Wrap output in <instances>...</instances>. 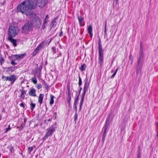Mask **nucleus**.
Wrapping results in <instances>:
<instances>
[{
    "instance_id": "obj_50",
    "label": "nucleus",
    "mask_w": 158,
    "mask_h": 158,
    "mask_svg": "<svg viewBox=\"0 0 158 158\" xmlns=\"http://www.w3.org/2000/svg\"><path fill=\"white\" fill-rule=\"evenodd\" d=\"M129 58L131 60H132H132H133V58L132 57L131 54H130V55L129 56Z\"/></svg>"
},
{
    "instance_id": "obj_11",
    "label": "nucleus",
    "mask_w": 158,
    "mask_h": 158,
    "mask_svg": "<svg viewBox=\"0 0 158 158\" xmlns=\"http://www.w3.org/2000/svg\"><path fill=\"white\" fill-rule=\"evenodd\" d=\"M48 0H37V5L39 7H44L46 4Z\"/></svg>"
},
{
    "instance_id": "obj_13",
    "label": "nucleus",
    "mask_w": 158,
    "mask_h": 158,
    "mask_svg": "<svg viewBox=\"0 0 158 158\" xmlns=\"http://www.w3.org/2000/svg\"><path fill=\"white\" fill-rule=\"evenodd\" d=\"M8 37V40L11 43L13 46L15 47L17 46V40L13 38V37Z\"/></svg>"
},
{
    "instance_id": "obj_5",
    "label": "nucleus",
    "mask_w": 158,
    "mask_h": 158,
    "mask_svg": "<svg viewBox=\"0 0 158 158\" xmlns=\"http://www.w3.org/2000/svg\"><path fill=\"white\" fill-rule=\"evenodd\" d=\"M19 33V29L17 26L11 25L8 31V37H15Z\"/></svg>"
},
{
    "instance_id": "obj_12",
    "label": "nucleus",
    "mask_w": 158,
    "mask_h": 158,
    "mask_svg": "<svg viewBox=\"0 0 158 158\" xmlns=\"http://www.w3.org/2000/svg\"><path fill=\"white\" fill-rule=\"evenodd\" d=\"M8 79V81H10L11 84L13 85L16 80V78L15 75L13 74L9 77Z\"/></svg>"
},
{
    "instance_id": "obj_17",
    "label": "nucleus",
    "mask_w": 158,
    "mask_h": 158,
    "mask_svg": "<svg viewBox=\"0 0 158 158\" xmlns=\"http://www.w3.org/2000/svg\"><path fill=\"white\" fill-rule=\"evenodd\" d=\"M20 91H21V94L19 97L22 98L23 99H24L25 98L24 94H26L27 91V90H24V89L20 90Z\"/></svg>"
},
{
    "instance_id": "obj_62",
    "label": "nucleus",
    "mask_w": 158,
    "mask_h": 158,
    "mask_svg": "<svg viewBox=\"0 0 158 158\" xmlns=\"http://www.w3.org/2000/svg\"><path fill=\"white\" fill-rule=\"evenodd\" d=\"M2 112H3L4 113H5L6 112V111H5V109L4 108H3V109H2Z\"/></svg>"
},
{
    "instance_id": "obj_64",
    "label": "nucleus",
    "mask_w": 158,
    "mask_h": 158,
    "mask_svg": "<svg viewBox=\"0 0 158 158\" xmlns=\"http://www.w3.org/2000/svg\"><path fill=\"white\" fill-rule=\"evenodd\" d=\"M75 109V113H77V107H76L75 108H74Z\"/></svg>"
},
{
    "instance_id": "obj_60",
    "label": "nucleus",
    "mask_w": 158,
    "mask_h": 158,
    "mask_svg": "<svg viewBox=\"0 0 158 158\" xmlns=\"http://www.w3.org/2000/svg\"><path fill=\"white\" fill-rule=\"evenodd\" d=\"M42 82L44 85V84H45V83H46V82L45 81H44V80H42Z\"/></svg>"
},
{
    "instance_id": "obj_16",
    "label": "nucleus",
    "mask_w": 158,
    "mask_h": 158,
    "mask_svg": "<svg viewBox=\"0 0 158 158\" xmlns=\"http://www.w3.org/2000/svg\"><path fill=\"white\" fill-rule=\"evenodd\" d=\"M111 116V114H109L107 117L105 125L110 127V119Z\"/></svg>"
},
{
    "instance_id": "obj_29",
    "label": "nucleus",
    "mask_w": 158,
    "mask_h": 158,
    "mask_svg": "<svg viewBox=\"0 0 158 158\" xmlns=\"http://www.w3.org/2000/svg\"><path fill=\"white\" fill-rule=\"evenodd\" d=\"M42 44H41L39 45L35 49L36 51L38 52L39 51H40L42 48Z\"/></svg>"
},
{
    "instance_id": "obj_31",
    "label": "nucleus",
    "mask_w": 158,
    "mask_h": 158,
    "mask_svg": "<svg viewBox=\"0 0 158 158\" xmlns=\"http://www.w3.org/2000/svg\"><path fill=\"white\" fill-rule=\"evenodd\" d=\"M52 52L53 54H55L56 52V47H53L52 48Z\"/></svg>"
},
{
    "instance_id": "obj_35",
    "label": "nucleus",
    "mask_w": 158,
    "mask_h": 158,
    "mask_svg": "<svg viewBox=\"0 0 158 158\" xmlns=\"http://www.w3.org/2000/svg\"><path fill=\"white\" fill-rule=\"evenodd\" d=\"M28 152L29 153H30L33 150V148L32 147H29L28 148Z\"/></svg>"
},
{
    "instance_id": "obj_18",
    "label": "nucleus",
    "mask_w": 158,
    "mask_h": 158,
    "mask_svg": "<svg viewBox=\"0 0 158 158\" xmlns=\"http://www.w3.org/2000/svg\"><path fill=\"white\" fill-rule=\"evenodd\" d=\"M44 95L43 94H40L39 97L38 102L41 104L43 102V100L44 97Z\"/></svg>"
},
{
    "instance_id": "obj_2",
    "label": "nucleus",
    "mask_w": 158,
    "mask_h": 158,
    "mask_svg": "<svg viewBox=\"0 0 158 158\" xmlns=\"http://www.w3.org/2000/svg\"><path fill=\"white\" fill-rule=\"evenodd\" d=\"M17 9L19 12L27 16L32 15L31 11L32 10L24 1L18 5Z\"/></svg>"
},
{
    "instance_id": "obj_30",
    "label": "nucleus",
    "mask_w": 158,
    "mask_h": 158,
    "mask_svg": "<svg viewBox=\"0 0 158 158\" xmlns=\"http://www.w3.org/2000/svg\"><path fill=\"white\" fill-rule=\"evenodd\" d=\"M25 126V124H23V123L21 124L20 127H18L19 128V131H21Z\"/></svg>"
},
{
    "instance_id": "obj_27",
    "label": "nucleus",
    "mask_w": 158,
    "mask_h": 158,
    "mask_svg": "<svg viewBox=\"0 0 158 158\" xmlns=\"http://www.w3.org/2000/svg\"><path fill=\"white\" fill-rule=\"evenodd\" d=\"M87 30L88 33L92 32V25H90L88 27Z\"/></svg>"
},
{
    "instance_id": "obj_3",
    "label": "nucleus",
    "mask_w": 158,
    "mask_h": 158,
    "mask_svg": "<svg viewBox=\"0 0 158 158\" xmlns=\"http://www.w3.org/2000/svg\"><path fill=\"white\" fill-rule=\"evenodd\" d=\"M84 85L83 89V92L81 95V100L80 103L79 110H81L82 106L83 104L84 97L86 92L88 91V88L89 86V83L88 82V78L87 77L84 80Z\"/></svg>"
},
{
    "instance_id": "obj_39",
    "label": "nucleus",
    "mask_w": 158,
    "mask_h": 158,
    "mask_svg": "<svg viewBox=\"0 0 158 158\" xmlns=\"http://www.w3.org/2000/svg\"><path fill=\"white\" fill-rule=\"evenodd\" d=\"M44 86H45V88L47 89V91H48V89L49 88L48 85L47 84V82L45 83V84H44Z\"/></svg>"
},
{
    "instance_id": "obj_32",
    "label": "nucleus",
    "mask_w": 158,
    "mask_h": 158,
    "mask_svg": "<svg viewBox=\"0 0 158 158\" xmlns=\"http://www.w3.org/2000/svg\"><path fill=\"white\" fill-rule=\"evenodd\" d=\"M77 119V113H75V114L74 116V121L75 122V124H76Z\"/></svg>"
},
{
    "instance_id": "obj_21",
    "label": "nucleus",
    "mask_w": 158,
    "mask_h": 158,
    "mask_svg": "<svg viewBox=\"0 0 158 158\" xmlns=\"http://www.w3.org/2000/svg\"><path fill=\"white\" fill-rule=\"evenodd\" d=\"M50 99L49 104L50 105H52L54 103V97L53 95L51 94L50 96Z\"/></svg>"
},
{
    "instance_id": "obj_20",
    "label": "nucleus",
    "mask_w": 158,
    "mask_h": 158,
    "mask_svg": "<svg viewBox=\"0 0 158 158\" xmlns=\"http://www.w3.org/2000/svg\"><path fill=\"white\" fill-rule=\"evenodd\" d=\"M57 18H55L51 21V23L50 26L51 27H53L55 24L56 20L57 19Z\"/></svg>"
},
{
    "instance_id": "obj_37",
    "label": "nucleus",
    "mask_w": 158,
    "mask_h": 158,
    "mask_svg": "<svg viewBox=\"0 0 158 158\" xmlns=\"http://www.w3.org/2000/svg\"><path fill=\"white\" fill-rule=\"evenodd\" d=\"M4 62V59L2 57H1L0 58V63L1 64V65H2V64Z\"/></svg>"
},
{
    "instance_id": "obj_42",
    "label": "nucleus",
    "mask_w": 158,
    "mask_h": 158,
    "mask_svg": "<svg viewBox=\"0 0 158 158\" xmlns=\"http://www.w3.org/2000/svg\"><path fill=\"white\" fill-rule=\"evenodd\" d=\"M47 25V24L45 23H43V24L42 25V29L44 30L45 28L46 27V26Z\"/></svg>"
},
{
    "instance_id": "obj_9",
    "label": "nucleus",
    "mask_w": 158,
    "mask_h": 158,
    "mask_svg": "<svg viewBox=\"0 0 158 158\" xmlns=\"http://www.w3.org/2000/svg\"><path fill=\"white\" fill-rule=\"evenodd\" d=\"M29 6L32 10L36 8L37 5V0H25L24 1Z\"/></svg>"
},
{
    "instance_id": "obj_4",
    "label": "nucleus",
    "mask_w": 158,
    "mask_h": 158,
    "mask_svg": "<svg viewBox=\"0 0 158 158\" xmlns=\"http://www.w3.org/2000/svg\"><path fill=\"white\" fill-rule=\"evenodd\" d=\"M98 48L99 54V63L100 66H102L103 63V52L102 49V47L101 40L100 38L98 40Z\"/></svg>"
},
{
    "instance_id": "obj_36",
    "label": "nucleus",
    "mask_w": 158,
    "mask_h": 158,
    "mask_svg": "<svg viewBox=\"0 0 158 158\" xmlns=\"http://www.w3.org/2000/svg\"><path fill=\"white\" fill-rule=\"evenodd\" d=\"M106 21L105 22V28H104V32L105 33V35H107V33H106Z\"/></svg>"
},
{
    "instance_id": "obj_43",
    "label": "nucleus",
    "mask_w": 158,
    "mask_h": 158,
    "mask_svg": "<svg viewBox=\"0 0 158 158\" xmlns=\"http://www.w3.org/2000/svg\"><path fill=\"white\" fill-rule=\"evenodd\" d=\"M10 125L8 127V128H6L5 129V133H6L7 132V131L10 130Z\"/></svg>"
},
{
    "instance_id": "obj_45",
    "label": "nucleus",
    "mask_w": 158,
    "mask_h": 158,
    "mask_svg": "<svg viewBox=\"0 0 158 158\" xmlns=\"http://www.w3.org/2000/svg\"><path fill=\"white\" fill-rule=\"evenodd\" d=\"M59 52V54H58V55L56 57H55V58H58L60 56H62V53L60 52Z\"/></svg>"
},
{
    "instance_id": "obj_47",
    "label": "nucleus",
    "mask_w": 158,
    "mask_h": 158,
    "mask_svg": "<svg viewBox=\"0 0 158 158\" xmlns=\"http://www.w3.org/2000/svg\"><path fill=\"white\" fill-rule=\"evenodd\" d=\"M105 138L104 137H102V138L101 140V142L102 143V144H103L105 140Z\"/></svg>"
},
{
    "instance_id": "obj_6",
    "label": "nucleus",
    "mask_w": 158,
    "mask_h": 158,
    "mask_svg": "<svg viewBox=\"0 0 158 158\" xmlns=\"http://www.w3.org/2000/svg\"><path fill=\"white\" fill-rule=\"evenodd\" d=\"M56 128V123H55L48 128L47 129V131L43 137L42 140L44 141L46 139H47L49 136L52 135L55 131Z\"/></svg>"
},
{
    "instance_id": "obj_49",
    "label": "nucleus",
    "mask_w": 158,
    "mask_h": 158,
    "mask_svg": "<svg viewBox=\"0 0 158 158\" xmlns=\"http://www.w3.org/2000/svg\"><path fill=\"white\" fill-rule=\"evenodd\" d=\"M67 99L68 102L69 104V106H70V102H71V99Z\"/></svg>"
},
{
    "instance_id": "obj_52",
    "label": "nucleus",
    "mask_w": 158,
    "mask_h": 158,
    "mask_svg": "<svg viewBox=\"0 0 158 158\" xmlns=\"http://www.w3.org/2000/svg\"><path fill=\"white\" fill-rule=\"evenodd\" d=\"M116 73H114L111 76V78H113L115 76V75Z\"/></svg>"
},
{
    "instance_id": "obj_38",
    "label": "nucleus",
    "mask_w": 158,
    "mask_h": 158,
    "mask_svg": "<svg viewBox=\"0 0 158 158\" xmlns=\"http://www.w3.org/2000/svg\"><path fill=\"white\" fill-rule=\"evenodd\" d=\"M67 99H71V96L70 92H68Z\"/></svg>"
},
{
    "instance_id": "obj_14",
    "label": "nucleus",
    "mask_w": 158,
    "mask_h": 158,
    "mask_svg": "<svg viewBox=\"0 0 158 158\" xmlns=\"http://www.w3.org/2000/svg\"><path fill=\"white\" fill-rule=\"evenodd\" d=\"M36 90L33 88H32L30 89V91L29 92L28 94L29 95L32 97H36Z\"/></svg>"
},
{
    "instance_id": "obj_46",
    "label": "nucleus",
    "mask_w": 158,
    "mask_h": 158,
    "mask_svg": "<svg viewBox=\"0 0 158 158\" xmlns=\"http://www.w3.org/2000/svg\"><path fill=\"white\" fill-rule=\"evenodd\" d=\"M48 19H44V22H43L44 23H48Z\"/></svg>"
},
{
    "instance_id": "obj_26",
    "label": "nucleus",
    "mask_w": 158,
    "mask_h": 158,
    "mask_svg": "<svg viewBox=\"0 0 158 158\" xmlns=\"http://www.w3.org/2000/svg\"><path fill=\"white\" fill-rule=\"evenodd\" d=\"M7 148L9 149V150L12 153L14 152V151L13 149V147L11 145L8 146Z\"/></svg>"
},
{
    "instance_id": "obj_10",
    "label": "nucleus",
    "mask_w": 158,
    "mask_h": 158,
    "mask_svg": "<svg viewBox=\"0 0 158 158\" xmlns=\"http://www.w3.org/2000/svg\"><path fill=\"white\" fill-rule=\"evenodd\" d=\"M26 53H24L20 54H15L12 55V57L13 59H15V60H17L19 61H20L23 58L26 56Z\"/></svg>"
},
{
    "instance_id": "obj_19",
    "label": "nucleus",
    "mask_w": 158,
    "mask_h": 158,
    "mask_svg": "<svg viewBox=\"0 0 158 158\" xmlns=\"http://www.w3.org/2000/svg\"><path fill=\"white\" fill-rule=\"evenodd\" d=\"M78 19L79 20V23L81 25V26H83L85 24H81L83 20L84 19V17H82L81 16H78Z\"/></svg>"
},
{
    "instance_id": "obj_55",
    "label": "nucleus",
    "mask_w": 158,
    "mask_h": 158,
    "mask_svg": "<svg viewBox=\"0 0 158 158\" xmlns=\"http://www.w3.org/2000/svg\"><path fill=\"white\" fill-rule=\"evenodd\" d=\"M89 34V35L90 37L92 38L93 36V33L92 32H89L88 33Z\"/></svg>"
},
{
    "instance_id": "obj_25",
    "label": "nucleus",
    "mask_w": 158,
    "mask_h": 158,
    "mask_svg": "<svg viewBox=\"0 0 158 158\" xmlns=\"http://www.w3.org/2000/svg\"><path fill=\"white\" fill-rule=\"evenodd\" d=\"M82 84V80L80 76V75H79V82H78V85L79 87H80L81 86Z\"/></svg>"
},
{
    "instance_id": "obj_23",
    "label": "nucleus",
    "mask_w": 158,
    "mask_h": 158,
    "mask_svg": "<svg viewBox=\"0 0 158 158\" xmlns=\"http://www.w3.org/2000/svg\"><path fill=\"white\" fill-rule=\"evenodd\" d=\"M86 67V66L85 64H84L81 66L79 68V69L81 71H83L85 70Z\"/></svg>"
},
{
    "instance_id": "obj_34",
    "label": "nucleus",
    "mask_w": 158,
    "mask_h": 158,
    "mask_svg": "<svg viewBox=\"0 0 158 158\" xmlns=\"http://www.w3.org/2000/svg\"><path fill=\"white\" fill-rule=\"evenodd\" d=\"M16 60H15V59H13L11 61V64L13 65H15L17 64V63L15 62V61Z\"/></svg>"
},
{
    "instance_id": "obj_22",
    "label": "nucleus",
    "mask_w": 158,
    "mask_h": 158,
    "mask_svg": "<svg viewBox=\"0 0 158 158\" xmlns=\"http://www.w3.org/2000/svg\"><path fill=\"white\" fill-rule=\"evenodd\" d=\"M31 82H32L34 84H35L37 83V80L35 76L32 77L31 79Z\"/></svg>"
},
{
    "instance_id": "obj_15",
    "label": "nucleus",
    "mask_w": 158,
    "mask_h": 158,
    "mask_svg": "<svg viewBox=\"0 0 158 158\" xmlns=\"http://www.w3.org/2000/svg\"><path fill=\"white\" fill-rule=\"evenodd\" d=\"M17 67L11 66L8 67H6L4 68V69H7L6 72H13L15 71L16 68Z\"/></svg>"
},
{
    "instance_id": "obj_40",
    "label": "nucleus",
    "mask_w": 158,
    "mask_h": 158,
    "mask_svg": "<svg viewBox=\"0 0 158 158\" xmlns=\"http://www.w3.org/2000/svg\"><path fill=\"white\" fill-rule=\"evenodd\" d=\"M38 52L37 51H36L35 49L32 53L33 56H35L38 53Z\"/></svg>"
},
{
    "instance_id": "obj_53",
    "label": "nucleus",
    "mask_w": 158,
    "mask_h": 158,
    "mask_svg": "<svg viewBox=\"0 0 158 158\" xmlns=\"http://www.w3.org/2000/svg\"><path fill=\"white\" fill-rule=\"evenodd\" d=\"M79 95L78 94L77 95V97L75 98V100L77 101H78L79 100Z\"/></svg>"
},
{
    "instance_id": "obj_33",
    "label": "nucleus",
    "mask_w": 158,
    "mask_h": 158,
    "mask_svg": "<svg viewBox=\"0 0 158 158\" xmlns=\"http://www.w3.org/2000/svg\"><path fill=\"white\" fill-rule=\"evenodd\" d=\"M8 77H6L4 76H2V79L4 81H7L8 80Z\"/></svg>"
},
{
    "instance_id": "obj_48",
    "label": "nucleus",
    "mask_w": 158,
    "mask_h": 158,
    "mask_svg": "<svg viewBox=\"0 0 158 158\" xmlns=\"http://www.w3.org/2000/svg\"><path fill=\"white\" fill-rule=\"evenodd\" d=\"M82 87H81V86H80V87H79V90L78 91V93L79 95L80 94L81 92V91L82 90Z\"/></svg>"
},
{
    "instance_id": "obj_57",
    "label": "nucleus",
    "mask_w": 158,
    "mask_h": 158,
    "mask_svg": "<svg viewBox=\"0 0 158 158\" xmlns=\"http://www.w3.org/2000/svg\"><path fill=\"white\" fill-rule=\"evenodd\" d=\"M67 90L68 92H70V89L69 86H67Z\"/></svg>"
},
{
    "instance_id": "obj_28",
    "label": "nucleus",
    "mask_w": 158,
    "mask_h": 158,
    "mask_svg": "<svg viewBox=\"0 0 158 158\" xmlns=\"http://www.w3.org/2000/svg\"><path fill=\"white\" fill-rule=\"evenodd\" d=\"M109 127L105 125L102 129H104V131H103V133H106V131L107 129L108 128H109Z\"/></svg>"
},
{
    "instance_id": "obj_44",
    "label": "nucleus",
    "mask_w": 158,
    "mask_h": 158,
    "mask_svg": "<svg viewBox=\"0 0 158 158\" xmlns=\"http://www.w3.org/2000/svg\"><path fill=\"white\" fill-rule=\"evenodd\" d=\"M19 105L20 106L23 107V108H25V107L24 103H21Z\"/></svg>"
},
{
    "instance_id": "obj_61",
    "label": "nucleus",
    "mask_w": 158,
    "mask_h": 158,
    "mask_svg": "<svg viewBox=\"0 0 158 158\" xmlns=\"http://www.w3.org/2000/svg\"><path fill=\"white\" fill-rule=\"evenodd\" d=\"M157 125L158 127V130H157V134L156 135V136L158 137V122L157 123Z\"/></svg>"
},
{
    "instance_id": "obj_56",
    "label": "nucleus",
    "mask_w": 158,
    "mask_h": 158,
    "mask_svg": "<svg viewBox=\"0 0 158 158\" xmlns=\"http://www.w3.org/2000/svg\"><path fill=\"white\" fill-rule=\"evenodd\" d=\"M27 119L26 118H25L24 119V123L23 124H25V123L27 122Z\"/></svg>"
},
{
    "instance_id": "obj_7",
    "label": "nucleus",
    "mask_w": 158,
    "mask_h": 158,
    "mask_svg": "<svg viewBox=\"0 0 158 158\" xmlns=\"http://www.w3.org/2000/svg\"><path fill=\"white\" fill-rule=\"evenodd\" d=\"M22 32L23 34H27L29 32L33 30L32 24L30 22H28L24 24L22 27Z\"/></svg>"
},
{
    "instance_id": "obj_51",
    "label": "nucleus",
    "mask_w": 158,
    "mask_h": 158,
    "mask_svg": "<svg viewBox=\"0 0 158 158\" xmlns=\"http://www.w3.org/2000/svg\"><path fill=\"white\" fill-rule=\"evenodd\" d=\"M138 157H141V153L139 151V150H138Z\"/></svg>"
},
{
    "instance_id": "obj_24",
    "label": "nucleus",
    "mask_w": 158,
    "mask_h": 158,
    "mask_svg": "<svg viewBox=\"0 0 158 158\" xmlns=\"http://www.w3.org/2000/svg\"><path fill=\"white\" fill-rule=\"evenodd\" d=\"M30 108L32 111L35 108V104L32 102V101H31V103L30 105Z\"/></svg>"
},
{
    "instance_id": "obj_54",
    "label": "nucleus",
    "mask_w": 158,
    "mask_h": 158,
    "mask_svg": "<svg viewBox=\"0 0 158 158\" xmlns=\"http://www.w3.org/2000/svg\"><path fill=\"white\" fill-rule=\"evenodd\" d=\"M62 33H63V32L62 31V29H61L60 33V34L59 35V36H60L61 37L63 35Z\"/></svg>"
},
{
    "instance_id": "obj_8",
    "label": "nucleus",
    "mask_w": 158,
    "mask_h": 158,
    "mask_svg": "<svg viewBox=\"0 0 158 158\" xmlns=\"http://www.w3.org/2000/svg\"><path fill=\"white\" fill-rule=\"evenodd\" d=\"M30 23L32 24V26L35 27L37 29L39 28L41 25V20L38 17L33 18Z\"/></svg>"
},
{
    "instance_id": "obj_1",
    "label": "nucleus",
    "mask_w": 158,
    "mask_h": 158,
    "mask_svg": "<svg viewBox=\"0 0 158 158\" xmlns=\"http://www.w3.org/2000/svg\"><path fill=\"white\" fill-rule=\"evenodd\" d=\"M144 55L143 53V49L141 44L140 46V51L139 57L138 59L137 63L136 65V77L140 78L142 76V69L144 62Z\"/></svg>"
},
{
    "instance_id": "obj_41",
    "label": "nucleus",
    "mask_w": 158,
    "mask_h": 158,
    "mask_svg": "<svg viewBox=\"0 0 158 158\" xmlns=\"http://www.w3.org/2000/svg\"><path fill=\"white\" fill-rule=\"evenodd\" d=\"M37 88L38 89H40L42 88V85L40 83H38L37 84Z\"/></svg>"
},
{
    "instance_id": "obj_63",
    "label": "nucleus",
    "mask_w": 158,
    "mask_h": 158,
    "mask_svg": "<svg viewBox=\"0 0 158 158\" xmlns=\"http://www.w3.org/2000/svg\"><path fill=\"white\" fill-rule=\"evenodd\" d=\"M45 19H49V17H48V15H46L45 18Z\"/></svg>"
},
{
    "instance_id": "obj_58",
    "label": "nucleus",
    "mask_w": 158,
    "mask_h": 158,
    "mask_svg": "<svg viewBox=\"0 0 158 158\" xmlns=\"http://www.w3.org/2000/svg\"><path fill=\"white\" fill-rule=\"evenodd\" d=\"M78 103V101H77L75 100L74 105H77Z\"/></svg>"
},
{
    "instance_id": "obj_59",
    "label": "nucleus",
    "mask_w": 158,
    "mask_h": 158,
    "mask_svg": "<svg viewBox=\"0 0 158 158\" xmlns=\"http://www.w3.org/2000/svg\"><path fill=\"white\" fill-rule=\"evenodd\" d=\"M106 135V133H103L102 135V137H105Z\"/></svg>"
}]
</instances>
